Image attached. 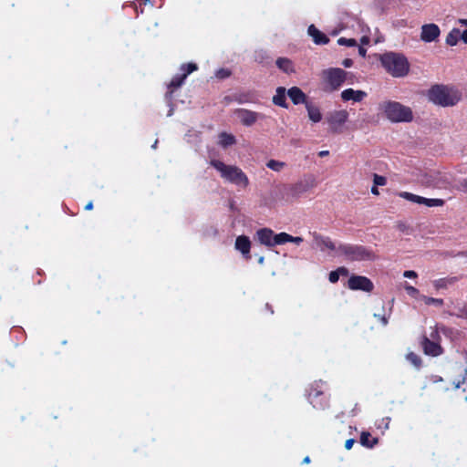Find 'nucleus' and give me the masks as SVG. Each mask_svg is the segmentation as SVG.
I'll list each match as a JSON object with an SVG mask.
<instances>
[{
    "mask_svg": "<svg viewBox=\"0 0 467 467\" xmlns=\"http://www.w3.org/2000/svg\"><path fill=\"white\" fill-rule=\"evenodd\" d=\"M399 196L414 203L423 204L424 197L408 192H401Z\"/></svg>",
    "mask_w": 467,
    "mask_h": 467,
    "instance_id": "nucleus-25",
    "label": "nucleus"
},
{
    "mask_svg": "<svg viewBox=\"0 0 467 467\" xmlns=\"http://www.w3.org/2000/svg\"><path fill=\"white\" fill-rule=\"evenodd\" d=\"M210 163L223 180L241 188H246L249 185L247 175L239 167L225 164L218 160H213Z\"/></svg>",
    "mask_w": 467,
    "mask_h": 467,
    "instance_id": "nucleus-3",
    "label": "nucleus"
},
{
    "mask_svg": "<svg viewBox=\"0 0 467 467\" xmlns=\"http://www.w3.org/2000/svg\"><path fill=\"white\" fill-rule=\"evenodd\" d=\"M463 316H464L465 317H467V307H466V308H465V310H464Z\"/></svg>",
    "mask_w": 467,
    "mask_h": 467,
    "instance_id": "nucleus-52",
    "label": "nucleus"
},
{
    "mask_svg": "<svg viewBox=\"0 0 467 467\" xmlns=\"http://www.w3.org/2000/svg\"><path fill=\"white\" fill-rule=\"evenodd\" d=\"M235 142V137L230 133L223 132L218 137V143L223 148L234 145Z\"/></svg>",
    "mask_w": 467,
    "mask_h": 467,
    "instance_id": "nucleus-22",
    "label": "nucleus"
},
{
    "mask_svg": "<svg viewBox=\"0 0 467 467\" xmlns=\"http://www.w3.org/2000/svg\"><path fill=\"white\" fill-rule=\"evenodd\" d=\"M329 154V151L328 150H321L318 155L320 157H325V156H327Z\"/></svg>",
    "mask_w": 467,
    "mask_h": 467,
    "instance_id": "nucleus-46",
    "label": "nucleus"
},
{
    "mask_svg": "<svg viewBox=\"0 0 467 467\" xmlns=\"http://www.w3.org/2000/svg\"><path fill=\"white\" fill-rule=\"evenodd\" d=\"M458 25L462 26H466L467 27V18H460L457 20L456 22Z\"/></svg>",
    "mask_w": 467,
    "mask_h": 467,
    "instance_id": "nucleus-43",
    "label": "nucleus"
},
{
    "mask_svg": "<svg viewBox=\"0 0 467 467\" xmlns=\"http://www.w3.org/2000/svg\"><path fill=\"white\" fill-rule=\"evenodd\" d=\"M337 44L340 46L354 47L357 45V41L354 38L340 37L337 39Z\"/></svg>",
    "mask_w": 467,
    "mask_h": 467,
    "instance_id": "nucleus-36",
    "label": "nucleus"
},
{
    "mask_svg": "<svg viewBox=\"0 0 467 467\" xmlns=\"http://www.w3.org/2000/svg\"><path fill=\"white\" fill-rule=\"evenodd\" d=\"M322 389H323V385L322 386L317 385V389L311 390L309 393V398L311 399V403L313 404L314 407H318V404L317 402H315L313 398H316L318 395L322 394L323 393Z\"/></svg>",
    "mask_w": 467,
    "mask_h": 467,
    "instance_id": "nucleus-34",
    "label": "nucleus"
},
{
    "mask_svg": "<svg viewBox=\"0 0 467 467\" xmlns=\"http://www.w3.org/2000/svg\"><path fill=\"white\" fill-rule=\"evenodd\" d=\"M461 37V31L458 28H453L446 36V44L453 47L456 46Z\"/></svg>",
    "mask_w": 467,
    "mask_h": 467,
    "instance_id": "nucleus-24",
    "label": "nucleus"
},
{
    "mask_svg": "<svg viewBox=\"0 0 467 467\" xmlns=\"http://www.w3.org/2000/svg\"><path fill=\"white\" fill-rule=\"evenodd\" d=\"M382 321H383L384 325L387 324V321L384 317L382 318Z\"/></svg>",
    "mask_w": 467,
    "mask_h": 467,
    "instance_id": "nucleus-53",
    "label": "nucleus"
},
{
    "mask_svg": "<svg viewBox=\"0 0 467 467\" xmlns=\"http://www.w3.org/2000/svg\"><path fill=\"white\" fill-rule=\"evenodd\" d=\"M360 442L366 447H373L377 443V439L371 438L368 432H362L360 436Z\"/></svg>",
    "mask_w": 467,
    "mask_h": 467,
    "instance_id": "nucleus-30",
    "label": "nucleus"
},
{
    "mask_svg": "<svg viewBox=\"0 0 467 467\" xmlns=\"http://www.w3.org/2000/svg\"><path fill=\"white\" fill-rule=\"evenodd\" d=\"M403 276L405 278L416 279L418 277V274L413 270H407L403 273Z\"/></svg>",
    "mask_w": 467,
    "mask_h": 467,
    "instance_id": "nucleus-38",
    "label": "nucleus"
},
{
    "mask_svg": "<svg viewBox=\"0 0 467 467\" xmlns=\"http://www.w3.org/2000/svg\"><path fill=\"white\" fill-rule=\"evenodd\" d=\"M443 204H444V201L442 199H438V198L429 199V198L424 197L423 205H425V206L441 207V206H443Z\"/></svg>",
    "mask_w": 467,
    "mask_h": 467,
    "instance_id": "nucleus-32",
    "label": "nucleus"
},
{
    "mask_svg": "<svg viewBox=\"0 0 467 467\" xmlns=\"http://www.w3.org/2000/svg\"><path fill=\"white\" fill-rule=\"evenodd\" d=\"M197 69V66L194 63H189V64H183L181 67V70L182 71V74L180 76H175L170 85L169 88H179L184 81V79L187 78L189 74L195 71Z\"/></svg>",
    "mask_w": 467,
    "mask_h": 467,
    "instance_id": "nucleus-15",
    "label": "nucleus"
},
{
    "mask_svg": "<svg viewBox=\"0 0 467 467\" xmlns=\"http://www.w3.org/2000/svg\"><path fill=\"white\" fill-rule=\"evenodd\" d=\"M353 64V61L349 58H346L343 60L342 62V65L345 67H350Z\"/></svg>",
    "mask_w": 467,
    "mask_h": 467,
    "instance_id": "nucleus-41",
    "label": "nucleus"
},
{
    "mask_svg": "<svg viewBox=\"0 0 467 467\" xmlns=\"http://www.w3.org/2000/svg\"><path fill=\"white\" fill-rule=\"evenodd\" d=\"M234 247L236 250L242 253L244 256L249 258L250 249H251V241L245 235H240L236 238Z\"/></svg>",
    "mask_w": 467,
    "mask_h": 467,
    "instance_id": "nucleus-17",
    "label": "nucleus"
},
{
    "mask_svg": "<svg viewBox=\"0 0 467 467\" xmlns=\"http://www.w3.org/2000/svg\"><path fill=\"white\" fill-rule=\"evenodd\" d=\"M338 255H344L349 260L371 259L372 254L362 246L340 244L337 247Z\"/></svg>",
    "mask_w": 467,
    "mask_h": 467,
    "instance_id": "nucleus-8",
    "label": "nucleus"
},
{
    "mask_svg": "<svg viewBox=\"0 0 467 467\" xmlns=\"http://www.w3.org/2000/svg\"><path fill=\"white\" fill-rule=\"evenodd\" d=\"M348 72L339 67L324 69L320 76L326 91L337 90L345 82Z\"/></svg>",
    "mask_w": 467,
    "mask_h": 467,
    "instance_id": "nucleus-5",
    "label": "nucleus"
},
{
    "mask_svg": "<svg viewBox=\"0 0 467 467\" xmlns=\"http://www.w3.org/2000/svg\"><path fill=\"white\" fill-rule=\"evenodd\" d=\"M281 236L282 233L275 234L274 231L269 228H262L255 233V238L257 241L267 247L282 244Z\"/></svg>",
    "mask_w": 467,
    "mask_h": 467,
    "instance_id": "nucleus-9",
    "label": "nucleus"
},
{
    "mask_svg": "<svg viewBox=\"0 0 467 467\" xmlns=\"http://www.w3.org/2000/svg\"><path fill=\"white\" fill-rule=\"evenodd\" d=\"M379 108L384 117L390 122H410L413 119L412 109L398 101H384L379 104Z\"/></svg>",
    "mask_w": 467,
    "mask_h": 467,
    "instance_id": "nucleus-2",
    "label": "nucleus"
},
{
    "mask_svg": "<svg viewBox=\"0 0 467 467\" xmlns=\"http://www.w3.org/2000/svg\"><path fill=\"white\" fill-rule=\"evenodd\" d=\"M423 349L426 355H431L433 357L439 356L442 352L439 344L431 342L427 338L423 342Z\"/></svg>",
    "mask_w": 467,
    "mask_h": 467,
    "instance_id": "nucleus-20",
    "label": "nucleus"
},
{
    "mask_svg": "<svg viewBox=\"0 0 467 467\" xmlns=\"http://www.w3.org/2000/svg\"><path fill=\"white\" fill-rule=\"evenodd\" d=\"M441 34L440 28L435 24H427L421 26L420 39L424 42L436 40Z\"/></svg>",
    "mask_w": 467,
    "mask_h": 467,
    "instance_id": "nucleus-14",
    "label": "nucleus"
},
{
    "mask_svg": "<svg viewBox=\"0 0 467 467\" xmlns=\"http://www.w3.org/2000/svg\"><path fill=\"white\" fill-rule=\"evenodd\" d=\"M309 462H310V459L308 456L305 457V459L303 460L304 463H308Z\"/></svg>",
    "mask_w": 467,
    "mask_h": 467,
    "instance_id": "nucleus-49",
    "label": "nucleus"
},
{
    "mask_svg": "<svg viewBox=\"0 0 467 467\" xmlns=\"http://www.w3.org/2000/svg\"><path fill=\"white\" fill-rule=\"evenodd\" d=\"M314 246L331 255H338L337 247L328 237L314 235Z\"/></svg>",
    "mask_w": 467,
    "mask_h": 467,
    "instance_id": "nucleus-10",
    "label": "nucleus"
},
{
    "mask_svg": "<svg viewBox=\"0 0 467 467\" xmlns=\"http://www.w3.org/2000/svg\"><path fill=\"white\" fill-rule=\"evenodd\" d=\"M93 208V203L92 202H89L86 206H85V209L86 210H91Z\"/></svg>",
    "mask_w": 467,
    "mask_h": 467,
    "instance_id": "nucleus-48",
    "label": "nucleus"
},
{
    "mask_svg": "<svg viewBox=\"0 0 467 467\" xmlns=\"http://www.w3.org/2000/svg\"><path fill=\"white\" fill-rule=\"evenodd\" d=\"M360 43L362 46H366V45H368L369 43V37L368 36H363L361 38H360Z\"/></svg>",
    "mask_w": 467,
    "mask_h": 467,
    "instance_id": "nucleus-42",
    "label": "nucleus"
},
{
    "mask_svg": "<svg viewBox=\"0 0 467 467\" xmlns=\"http://www.w3.org/2000/svg\"><path fill=\"white\" fill-rule=\"evenodd\" d=\"M276 65L280 69L286 73L293 71L292 63L287 58H278L276 61Z\"/></svg>",
    "mask_w": 467,
    "mask_h": 467,
    "instance_id": "nucleus-31",
    "label": "nucleus"
},
{
    "mask_svg": "<svg viewBox=\"0 0 467 467\" xmlns=\"http://www.w3.org/2000/svg\"><path fill=\"white\" fill-rule=\"evenodd\" d=\"M266 167L274 171L280 172L286 167V163L281 161L270 160L266 162Z\"/></svg>",
    "mask_w": 467,
    "mask_h": 467,
    "instance_id": "nucleus-27",
    "label": "nucleus"
},
{
    "mask_svg": "<svg viewBox=\"0 0 467 467\" xmlns=\"http://www.w3.org/2000/svg\"><path fill=\"white\" fill-rule=\"evenodd\" d=\"M348 274V271L345 267H339L336 271H332L329 274L328 279L331 283H336L338 281L340 275L347 276Z\"/></svg>",
    "mask_w": 467,
    "mask_h": 467,
    "instance_id": "nucleus-28",
    "label": "nucleus"
},
{
    "mask_svg": "<svg viewBox=\"0 0 467 467\" xmlns=\"http://www.w3.org/2000/svg\"><path fill=\"white\" fill-rule=\"evenodd\" d=\"M354 442H355V441H354V440H353V439H348V440H347V441H346V442H345V448H346L347 450H350V449L352 448V446H353Z\"/></svg>",
    "mask_w": 467,
    "mask_h": 467,
    "instance_id": "nucleus-40",
    "label": "nucleus"
},
{
    "mask_svg": "<svg viewBox=\"0 0 467 467\" xmlns=\"http://www.w3.org/2000/svg\"><path fill=\"white\" fill-rule=\"evenodd\" d=\"M264 261H265V258H264L263 256H261V257L259 258V260H258V263H259L260 265H263V264H264Z\"/></svg>",
    "mask_w": 467,
    "mask_h": 467,
    "instance_id": "nucleus-50",
    "label": "nucleus"
},
{
    "mask_svg": "<svg viewBox=\"0 0 467 467\" xmlns=\"http://www.w3.org/2000/svg\"><path fill=\"white\" fill-rule=\"evenodd\" d=\"M461 38L465 44H467V29L461 33Z\"/></svg>",
    "mask_w": 467,
    "mask_h": 467,
    "instance_id": "nucleus-44",
    "label": "nucleus"
},
{
    "mask_svg": "<svg viewBox=\"0 0 467 467\" xmlns=\"http://www.w3.org/2000/svg\"><path fill=\"white\" fill-rule=\"evenodd\" d=\"M368 94L359 89L347 88L344 89L341 94V99L343 101H353V102H361L365 98H367Z\"/></svg>",
    "mask_w": 467,
    "mask_h": 467,
    "instance_id": "nucleus-16",
    "label": "nucleus"
},
{
    "mask_svg": "<svg viewBox=\"0 0 467 467\" xmlns=\"http://www.w3.org/2000/svg\"><path fill=\"white\" fill-rule=\"evenodd\" d=\"M419 302H421L427 306H431V305H433L435 306H441L443 305V300L441 299V298H433V297H430V296H426L424 295H422L420 296V299Z\"/></svg>",
    "mask_w": 467,
    "mask_h": 467,
    "instance_id": "nucleus-29",
    "label": "nucleus"
},
{
    "mask_svg": "<svg viewBox=\"0 0 467 467\" xmlns=\"http://www.w3.org/2000/svg\"><path fill=\"white\" fill-rule=\"evenodd\" d=\"M156 144H157V141H154V145L152 147L155 148Z\"/></svg>",
    "mask_w": 467,
    "mask_h": 467,
    "instance_id": "nucleus-54",
    "label": "nucleus"
},
{
    "mask_svg": "<svg viewBox=\"0 0 467 467\" xmlns=\"http://www.w3.org/2000/svg\"><path fill=\"white\" fill-rule=\"evenodd\" d=\"M308 118L311 121L317 123L322 119L320 109L312 104L306 103Z\"/></svg>",
    "mask_w": 467,
    "mask_h": 467,
    "instance_id": "nucleus-21",
    "label": "nucleus"
},
{
    "mask_svg": "<svg viewBox=\"0 0 467 467\" xmlns=\"http://www.w3.org/2000/svg\"><path fill=\"white\" fill-rule=\"evenodd\" d=\"M287 96L296 105L307 103L306 94L297 87L289 88L287 90Z\"/></svg>",
    "mask_w": 467,
    "mask_h": 467,
    "instance_id": "nucleus-19",
    "label": "nucleus"
},
{
    "mask_svg": "<svg viewBox=\"0 0 467 467\" xmlns=\"http://www.w3.org/2000/svg\"><path fill=\"white\" fill-rule=\"evenodd\" d=\"M371 192L375 195H378L379 192V190L377 188L376 185H374L372 188H371Z\"/></svg>",
    "mask_w": 467,
    "mask_h": 467,
    "instance_id": "nucleus-47",
    "label": "nucleus"
},
{
    "mask_svg": "<svg viewBox=\"0 0 467 467\" xmlns=\"http://www.w3.org/2000/svg\"><path fill=\"white\" fill-rule=\"evenodd\" d=\"M273 102L280 107L286 108L287 105L285 103V88H278L276 89V93L273 98Z\"/></svg>",
    "mask_w": 467,
    "mask_h": 467,
    "instance_id": "nucleus-23",
    "label": "nucleus"
},
{
    "mask_svg": "<svg viewBox=\"0 0 467 467\" xmlns=\"http://www.w3.org/2000/svg\"><path fill=\"white\" fill-rule=\"evenodd\" d=\"M281 237H282V240H281L282 244L288 243V242H292L296 244H300L303 242V238H301L299 236L294 237L286 233H282Z\"/></svg>",
    "mask_w": 467,
    "mask_h": 467,
    "instance_id": "nucleus-33",
    "label": "nucleus"
},
{
    "mask_svg": "<svg viewBox=\"0 0 467 467\" xmlns=\"http://www.w3.org/2000/svg\"><path fill=\"white\" fill-rule=\"evenodd\" d=\"M379 59L386 71L394 78H402L409 73L410 64L402 54L388 52Z\"/></svg>",
    "mask_w": 467,
    "mask_h": 467,
    "instance_id": "nucleus-4",
    "label": "nucleus"
},
{
    "mask_svg": "<svg viewBox=\"0 0 467 467\" xmlns=\"http://www.w3.org/2000/svg\"><path fill=\"white\" fill-rule=\"evenodd\" d=\"M358 53L361 57H365L366 56V53H367V50L363 47H359L358 48Z\"/></svg>",
    "mask_w": 467,
    "mask_h": 467,
    "instance_id": "nucleus-45",
    "label": "nucleus"
},
{
    "mask_svg": "<svg viewBox=\"0 0 467 467\" xmlns=\"http://www.w3.org/2000/svg\"><path fill=\"white\" fill-rule=\"evenodd\" d=\"M307 33L312 37L314 43L317 45H325L329 41L328 37L320 30H318L314 25L308 26Z\"/></svg>",
    "mask_w": 467,
    "mask_h": 467,
    "instance_id": "nucleus-18",
    "label": "nucleus"
},
{
    "mask_svg": "<svg viewBox=\"0 0 467 467\" xmlns=\"http://www.w3.org/2000/svg\"><path fill=\"white\" fill-rule=\"evenodd\" d=\"M406 358L407 360L410 361L412 365H414L415 367H420V359L418 355H416L413 352H410L407 354Z\"/></svg>",
    "mask_w": 467,
    "mask_h": 467,
    "instance_id": "nucleus-35",
    "label": "nucleus"
},
{
    "mask_svg": "<svg viewBox=\"0 0 467 467\" xmlns=\"http://www.w3.org/2000/svg\"><path fill=\"white\" fill-rule=\"evenodd\" d=\"M421 186L431 189H445L450 185V180L445 173L437 171L424 172L418 179Z\"/></svg>",
    "mask_w": 467,
    "mask_h": 467,
    "instance_id": "nucleus-6",
    "label": "nucleus"
},
{
    "mask_svg": "<svg viewBox=\"0 0 467 467\" xmlns=\"http://www.w3.org/2000/svg\"><path fill=\"white\" fill-rule=\"evenodd\" d=\"M348 287L352 290L370 292L373 289V284L365 276L354 275L348 279Z\"/></svg>",
    "mask_w": 467,
    "mask_h": 467,
    "instance_id": "nucleus-11",
    "label": "nucleus"
},
{
    "mask_svg": "<svg viewBox=\"0 0 467 467\" xmlns=\"http://www.w3.org/2000/svg\"><path fill=\"white\" fill-rule=\"evenodd\" d=\"M401 286L404 288V290L407 292V294H408L410 297L414 298V299H415V300H417V301H420V296H421L422 295L420 293V291H419L416 287H414V286L410 285L409 283H407V282L403 283V284L401 285Z\"/></svg>",
    "mask_w": 467,
    "mask_h": 467,
    "instance_id": "nucleus-26",
    "label": "nucleus"
},
{
    "mask_svg": "<svg viewBox=\"0 0 467 467\" xmlns=\"http://www.w3.org/2000/svg\"><path fill=\"white\" fill-rule=\"evenodd\" d=\"M236 119L245 126H251L256 122L260 114L245 109H239L234 111Z\"/></svg>",
    "mask_w": 467,
    "mask_h": 467,
    "instance_id": "nucleus-13",
    "label": "nucleus"
},
{
    "mask_svg": "<svg viewBox=\"0 0 467 467\" xmlns=\"http://www.w3.org/2000/svg\"><path fill=\"white\" fill-rule=\"evenodd\" d=\"M348 119V112L346 109L335 110L329 113L327 122L335 130L344 125Z\"/></svg>",
    "mask_w": 467,
    "mask_h": 467,
    "instance_id": "nucleus-12",
    "label": "nucleus"
},
{
    "mask_svg": "<svg viewBox=\"0 0 467 467\" xmlns=\"http://www.w3.org/2000/svg\"><path fill=\"white\" fill-rule=\"evenodd\" d=\"M462 97L461 90L451 85H434L427 92L430 102L443 108L455 106Z\"/></svg>",
    "mask_w": 467,
    "mask_h": 467,
    "instance_id": "nucleus-1",
    "label": "nucleus"
},
{
    "mask_svg": "<svg viewBox=\"0 0 467 467\" xmlns=\"http://www.w3.org/2000/svg\"><path fill=\"white\" fill-rule=\"evenodd\" d=\"M460 387H461V383L460 382L455 384V389H459Z\"/></svg>",
    "mask_w": 467,
    "mask_h": 467,
    "instance_id": "nucleus-51",
    "label": "nucleus"
},
{
    "mask_svg": "<svg viewBox=\"0 0 467 467\" xmlns=\"http://www.w3.org/2000/svg\"><path fill=\"white\" fill-rule=\"evenodd\" d=\"M312 186H314V179L312 183L309 182L299 181L285 187L283 199L286 203H292L299 200Z\"/></svg>",
    "mask_w": 467,
    "mask_h": 467,
    "instance_id": "nucleus-7",
    "label": "nucleus"
},
{
    "mask_svg": "<svg viewBox=\"0 0 467 467\" xmlns=\"http://www.w3.org/2000/svg\"><path fill=\"white\" fill-rule=\"evenodd\" d=\"M230 72L226 69H220L216 72V77L219 78H224L228 77Z\"/></svg>",
    "mask_w": 467,
    "mask_h": 467,
    "instance_id": "nucleus-39",
    "label": "nucleus"
},
{
    "mask_svg": "<svg viewBox=\"0 0 467 467\" xmlns=\"http://www.w3.org/2000/svg\"><path fill=\"white\" fill-rule=\"evenodd\" d=\"M373 182H374V185H376V186H383L386 184L387 180L383 176L374 174Z\"/></svg>",
    "mask_w": 467,
    "mask_h": 467,
    "instance_id": "nucleus-37",
    "label": "nucleus"
}]
</instances>
